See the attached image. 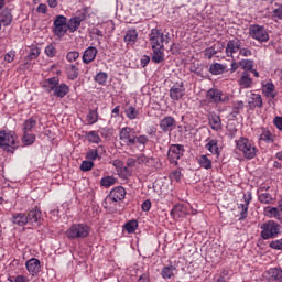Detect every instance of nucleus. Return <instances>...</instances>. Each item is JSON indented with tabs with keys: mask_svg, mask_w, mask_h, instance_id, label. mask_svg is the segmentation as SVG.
I'll list each match as a JSON object with an SVG mask.
<instances>
[{
	"mask_svg": "<svg viewBox=\"0 0 282 282\" xmlns=\"http://www.w3.org/2000/svg\"><path fill=\"white\" fill-rule=\"evenodd\" d=\"M273 15L275 17V19H282V6L273 10Z\"/></svg>",
	"mask_w": 282,
	"mask_h": 282,
	"instance_id": "nucleus-64",
	"label": "nucleus"
},
{
	"mask_svg": "<svg viewBox=\"0 0 282 282\" xmlns=\"http://www.w3.org/2000/svg\"><path fill=\"white\" fill-rule=\"evenodd\" d=\"M107 78H109V76L107 75V73L104 72H100L95 76V80L99 85H105L107 83Z\"/></svg>",
	"mask_w": 282,
	"mask_h": 282,
	"instance_id": "nucleus-52",
	"label": "nucleus"
},
{
	"mask_svg": "<svg viewBox=\"0 0 282 282\" xmlns=\"http://www.w3.org/2000/svg\"><path fill=\"white\" fill-rule=\"evenodd\" d=\"M230 281V271L224 269L220 274L219 278L217 279V282H229Z\"/></svg>",
	"mask_w": 282,
	"mask_h": 282,
	"instance_id": "nucleus-53",
	"label": "nucleus"
},
{
	"mask_svg": "<svg viewBox=\"0 0 282 282\" xmlns=\"http://www.w3.org/2000/svg\"><path fill=\"white\" fill-rule=\"evenodd\" d=\"M119 140L123 142L126 147H135V144H141L142 151L147 148V143L149 142V137L141 134L135 135V130L130 127L121 128L119 131Z\"/></svg>",
	"mask_w": 282,
	"mask_h": 282,
	"instance_id": "nucleus-1",
	"label": "nucleus"
},
{
	"mask_svg": "<svg viewBox=\"0 0 282 282\" xmlns=\"http://www.w3.org/2000/svg\"><path fill=\"white\" fill-rule=\"evenodd\" d=\"M69 94V86L67 84H57L53 90V96L57 98H65Z\"/></svg>",
	"mask_w": 282,
	"mask_h": 282,
	"instance_id": "nucleus-25",
	"label": "nucleus"
},
{
	"mask_svg": "<svg viewBox=\"0 0 282 282\" xmlns=\"http://www.w3.org/2000/svg\"><path fill=\"white\" fill-rule=\"evenodd\" d=\"M152 63L160 65V63H164V48H152Z\"/></svg>",
	"mask_w": 282,
	"mask_h": 282,
	"instance_id": "nucleus-33",
	"label": "nucleus"
},
{
	"mask_svg": "<svg viewBox=\"0 0 282 282\" xmlns=\"http://www.w3.org/2000/svg\"><path fill=\"white\" fill-rule=\"evenodd\" d=\"M239 50H241V40L239 37L229 40L225 48L226 56L232 58Z\"/></svg>",
	"mask_w": 282,
	"mask_h": 282,
	"instance_id": "nucleus-12",
	"label": "nucleus"
},
{
	"mask_svg": "<svg viewBox=\"0 0 282 282\" xmlns=\"http://www.w3.org/2000/svg\"><path fill=\"white\" fill-rule=\"evenodd\" d=\"M10 221L13 223L15 226H26L28 215H25L24 213H15L10 218Z\"/></svg>",
	"mask_w": 282,
	"mask_h": 282,
	"instance_id": "nucleus-28",
	"label": "nucleus"
},
{
	"mask_svg": "<svg viewBox=\"0 0 282 282\" xmlns=\"http://www.w3.org/2000/svg\"><path fill=\"white\" fill-rule=\"evenodd\" d=\"M175 270H177V268H175L173 263H170L167 267H164L161 271L162 279H173V276H175Z\"/></svg>",
	"mask_w": 282,
	"mask_h": 282,
	"instance_id": "nucleus-34",
	"label": "nucleus"
},
{
	"mask_svg": "<svg viewBox=\"0 0 282 282\" xmlns=\"http://www.w3.org/2000/svg\"><path fill=\"white\" fill-rule=\"evenodd\" d=\"M0 149L8 151V153H14L19 149V142H17V134L14 132L0 131Z\"/></svg>",
	"mask_w": 282,
	"mask_h": 282,
	"instance_id": "nucleus-2",
	"label": "nucleus"
},
{
	"mask_svg": "<svg viewBox=\"0 0 282 282\" xmlns=\"http://www.w3.org/2000/svg\"><path fill=\"white\" fill-rule=\"evenodd\" d=\"M249 36L259 43H268L270 41V33L265 26L253 24L249 26Z\"/></svg>",
	"mask_w": 282,
	"mask_h": 282,
	"instance_id": "nucleus-8",
	"label": "nucleus"
},
{
	"mask_svg": "<svg viewBox=\"0 0 282 282\" xmlns=\"http://www.w3.org/2000/svg\"><path fill=\"white\" fill-rule=\"evenodd\" d=\"M159 127L163 133H171L177 127V121L172 116H166L160 120Z\"/></svg>",
	"mask_w": 282,
	"mask_h": 282,
	"instance_id": "nucleus-11",
	"label": "nucleus"
},
{
	"mask_svg": "<svg viewBox=\"0 0 282 282\" xmlns=\"http://www.w3.org/2000/svg\"><path fill=\"white\" fill-rule=\"evenodd\" d=\"M42 217L43 215L41 213V209H32L26 215V224H41Z\"/></svg>",
	"mask_w": 282,
	"mask_h": 282,
	"instance_id": "nucleus-23",
	"label": "nucleus"
},
{
	"mask_svg": "<svg viewBox=\"0 0 282 282\" xmlns=\"http://www.w3.org/2000/svg\"><path fill=\"white\" fill-rule=\"evenodd\" d=\"M276 87L272 83V80L269 82H262V94L265 96V98H271L274 100L276 98V93H274Z\"/></svg>",
	"mask_w": 282,
	"mask_h": 282,
	"instance_id": "nucleus-19",
	"label": "nucleus"
},
{
	"mask_svg": "<svg viewBox=\"0 0 282 282\" xmlns=\"http://www.w3.org/2000/svg\"><path fill=\"white\" fill-rule=\"evenodd\" d=\"M170 178L172 180V182H180V180H182V172L175 170L170 174Z\"/></svg>",
	"mask_w": 282,
	"mask_h": 282,
	"instance_id": "nucleus-58",
	"label": "nucleus"
},
{
	"mask_svg": "<svg viewBox=\"0 0 282 282\" xmlns=\"http://www.w3.org/2000/svg\"><path fill=\"white\" fill-rule=\"evenodd\" d=\"M0 21L2 22V25H4V28H8V25H12V10L8 8L3 9L0 13Z\"/></svg>",
	"mask_w": 282,
	"mask_h": 282,
	"instance_id": "nucleus-26",
	"label": "nucleus"
},
{
	"mask_svg": "<svg viewBox=\"0 0 282 282\" xmlns=\"http://www.w3.org/2000/svg\"><path fill=\"white\" fill-rule=\"evenodd\" d=\"M35 141H36V137L34 134H30L25 132L24 135L22 137V142L26 147H30V144H34Z\"/></svg>",
	"mask_w": 282,
	"mask_h": 282,
	"instance_id": "nucleus-50",
	"label": "nucleus"
},
{
	"mask_svg": "<svg viewBox=\"0 0 282 282\" xmlns=\"http://www.w3.org/2000/svg\"><path fill=\"white\" fill-rule=\"evenodd\" d=\"M230 100V95L224 94L220 89L210 88L205 95L204 105H224Z\"/></svg>",
	"mask_w": 282,
	"mask_h": 282,
	"instance_id": "nucleus-3",
	"label": "nucleus"
},
{
	"mask_svg": "<svg viewBox=\"0 0 282 282\" xmlns=\"http://www.w3.org/2000/svg\"><path fill=\"white\" fill-rule=\"evenodd\" d=\"M120 177H122L123 180H127L128 177H131V172L128 170V167L121 169Z\"/></svg>",
	"mask_w": 282,
	"mask_h": 282,
	"instance_id": "nucleus-62",
	"label": "nucleus"
},
{
	"mask_svg": "<svg viewBox=\"0 0 282 282\" xmlns=\"http://www.w3.org/2000/svg\"><path fill=\"white\" fill-rule=\"evenodd\" d=\"M34 127H36V120L34 118L26 119L23 123V133H30Z\"/></svg>",
	"mask_w": 282,
	"mask_h": 282,
	"instance_id": "nucleus-42",
	"label": "nucleus"
},
{
	"mask_svg": "<svg viewBox=\"0 0 282 282\" xmlns=\"http://www.w3.org/2000/svg\"><path fill=\"white\" fill-rule=\"evenodd\" d=\"M89 232H91V228L88 225L74 224L67 229L66 236L68 239H87Z\"/></svg>",
	"mask_w": 282,
	"mask_h": 282,
	"instance_id": "nucleus-5",
	"label": "nucleus"
},
{
	"mask_svg": "<svg viewBox=\"0 0 282 282\" xmlns=\"http://www.w3.org/2000/svg\"><path fill=\"white\" fill-rule=\"evenodd\" d=\"M67 76L69 80H76V78H78V67H76V65H70L67 68Z\"/></svg>",
	"mask_w": 282,
	"mask_h": 282,
	"instance_id": "nucleus-47",
	"label": "nucleus"
},
{
	"mask_svg": "<svg viewBox=\"0 0 282 282\" xmlns=\"http://www.w3.org/2000/svg\"><path fill=\"white\" fill-rule=\"evenodd\" d=\"M238 52H239L240 56H245V57L252 56V51L249 48H246V47L240 46Z\"/></svg>",
	"mask_w": 282,
	"mask_h": 282,
	"instance_id": "nucleus-61",
	"label": "nucleus"
},
{
	"mask_svg": "<svg viewBox=\"0 0 282 282\" xmlns=\"http://www.w3.org/2000/svg\"><path fill=\"white\" fill-rule=\"evenodd\" d=\"M68 31L67 17L56 15L55 20L53 21V34L58 36V39H63Z\"/></svg>",
	"mask_w": 282,
	"mask_h": 282,
	"instance_id": "nucleus-9",
	"label": "nucleus"
},
{
	"mask_svg": "<svg viewBox=\"0 0 282 282\" xmlns=\"http://www.w3.org/2000/svg\"><path fill=\"white\" fill-rule=\"evenodd\" d=\"M239 65H240L241 69H243L245 72H251L254 68V61L241 59L239 62Z\"/></svg>",
	"mask_w": 282,
	"mask_h": 282,
	"instance_id": "nucleus-43",
	"label": "nucleus"
},
{
	"mask_svg": "<svg viewBox=\"0 0 282 282\" xmlns=\"http://www.w3.org/2000/svg\"><path fill=\"white\" fill-rule=\"evenodd\" d=\"M241 109H243V101H238L231 111V116L232 118H237V116H239V111H241Z\"/></svg>",
	"mask_w": 282,
	"mask_h": 282,
	"instance_id": "nucleus-54",
	"label": "nucleus"
},
{
	"mask_svg": "<svg viewBox=\"0 0 282 282\" xmlns=\"http://www.w3.org/2000/svg\"><path fill=\"white\" fill-rule=\"evenodd\" d=\"M258 202H260V204H274V197H272V194L270 193H261L258 195Z\"/></svg>",
	"mask_w": 282,
	"mask_h": 282,
	"instance_id": "nucleus-38",
	"label": "nucleus"
},
{
	"mask_svg": "<svg viewBox=\"0 0 282 282\" xmlns=\"http://www.w3.org/2000/svg\"><path fill=\"white\" fill-rule=\"evenodd\" d=\"M58 83H59L58 77H51L43 82L42 87L43 89H45V91H47V94H52V91L56 89V85H58Z\"/></svg>",
	"mask_w": 282,
	"mask_h": 282,
	"instance_id": "nucleus-27",
	"label": "nucleus"
},
{
	"mask_svg": "<svg viewBox=\"0 0 282 282\" xmlns=\"http://www.w3.org/2000/svg\"><path fill=\"white\" fill-rule=\"evenodd\" d=\"M184 145L183 144H171L167 151V160L170 164L178 166V160L184 158Z\"/></svg>",
	"mask_w": 282,
	"mask_h": 282,
	"instance_id": "nucleus-10",
	"label": "nucleus"
},
{
	"mask_svg": "<svg viewBox=\"0 0 282 282\" xmlns=\"http://www.w3.org/2000/svg\"><path fill=\"white\" fill-rule=\"evenodd\" d=\"M215 54H217V50H215V46L207 47L204 51V56L205 58H208V61H210V58H213Z\"/></svg>",
	"mask_w": 282,
	"mask_h": 282,
	"instance_id": "nucleus-56",
	"label": "nucleus"
},
{
	"mask_svg": "<svg viewBox=\"0 0 282 282\" xmlns=\"http://www.w3.org/2000/svg\"><path fill=\"white\" fill-rule=\"evenodd\" d=\"M265 217L278 219L282 224V208L267 206L263 209Z\"/></svg>",
	"mask_w": 282,
	"mask_h": 282,
	"instance_id": "nucleus-20",
	"label": "nucleus"
},
{
	"mask_svg": "<svg viewBox=\"0 0 282 282\" xmlns=\"http://www.w3.org/2000/svg\"><path fill=\"white\" fill-rule=\"evenodd\" d=\"M123 41L127 45H135L138 43V31L135 29L128 30Z\"/></svg>",
	"mask_w": 282,
	"mask_h": 282,
	"instance_id": "nucleus-29",
	"label": "nucleus"
},
{
	"mask_svg": "<svg viewBox=\"0 0 282 282\" xmlns=\"http://www.w3.org/2000/svg\"><path fill=\"white\" fill-rule=\"evenodd\" d=\"M94 169V161H83L80 164V171L86 173L87 171H91Z\"/></svg>",
	"mask_w": 282,
	"mask_h": 282,
	"instance_id": "nucleus-55",
	"label": "nucleus"
},
{
	"mask_svg": "<svg viewBox=\"0 0 282 282\" xmlns=\"http://www.w3.org/2000/svg\"><path fill=\"white\" fill-rule=\"evenodd\" d=\"M261 230L262 239H274L281 235V225L274 220H269L261 225Z\"/></svg>",
	"mask_w": 282,
	"mask_h": 282,
	"instance_id": "nucleus-7",
	"label": "nucleus"
},
{
	"mask_svg": "<svg viewBox=\"0 0 282 282\" xmlns=\"http://www.w3.org/2000/svg\"><path fill=\"white\" fill-rule=\"evenodd\" d=\"M270 248L273 250H282V241L281 240H273L269 245Z\"/></svg>",
	"mask_w": 282,
	"mask_h": 282,
	"instance_id": "nucleus-59",
	"label": "nucleus"
},
{
	"mask_svg": "<svg viewBox=\"0 0 282 282\" xmlns=\"http://www.w3.org/2000/svg\"><path fill=\"white\" fill-rule=\"evenodd\" d=\"M208 122L213 131L219 132L221 131V129H224V126L221 124V118L216 113H212L208 116Z\"/></svg>",
	"mask_w": 282,
	"mask_h": 282,
	"instance_id": "nucleus-22",
	"label": "nucleus"
},
{
	"mask_svg": "<svg viewBox=\"0 0 282 282\" xmlns=\"http://www.w3.org/2000/svg\"><path fill=\"white\" fill-rule=\"evenodd\" d=\"M238 85H240L242 89H250V87H252V79L250 78V74L248 72L242 73L240 79L238 80Z\"/></svg>",
	"mask_w": 282,
	"mask_h": 282,
	"instance_id": "nucleus-31",
	"label": "nucleus"
},
{
	"mask_svg": "<svg viewBox=\"0 0 282 282\" xmlns=\"http://www.w3.org/2000/svg\"><path fill=\"white\" fill-rule=\"evenodd\" d=\"M82 23L83 21H87L89 19V7H84L83 9L78 10L75 15Z\"/></svg>",
	"mask_w": 282,
	"mask_h": 282,
	"instance_id": "nucleus-41",
	"label": "nucleus"
},
{
	"mask_svg": "<svg viewBox=\"0 0 282 282\" xmlns=\"http://www.w3.org/2000/svg\"><path fill=\"white\" fill-rule=\"evenodd\" d=\"M87 122L89 124H96V122H98V108L89 110V113L87 115Z\"/></svg>",
	"mask_w": 282,
	"mask_h": 282,
	"instance_id": "nucleus-46",
	"label": "nucleus"
},
{
	"mask_svg": "<svg viewBox=\"0 0 282 282\" xmlns=\"http://www.w3.org/2000/svg\"><path fill=\"white\" fill-rule=\"evenodd\" d=\"M113 184H116V177L113 176H105L100 180V186H104V188H109Z\"/></svg>",
	"mask_w": 282,
	"mask_h": 282,
	"instance_id": "nucleus-45",
	"label": "nucleus"
},
{
	"mask_svg": "<svg viewBox=\"0 0 282 282\" xmlns=\"http://www.w3.org/2000/svg\"><path fill=\"white\" fill-rule=\"evenodd\" d=\"M96 56H98V48L95 46H88L83 54L82 61L84 65H89V63H94L96 61Z\"/></svg>",
	"mask_w": 282,
	"mask_h": 282,
	"instance_id": "nucleus-16",
	"label": "nucleus"
},
{
	"mask_svg": "<svg viewBox=\"0 0 282 282\" xmlns=\"http://www.w3.org/2000/svg\"><path fill=\"white\" fill-rule=\"evenodd\" d=\"M169 34L162 33L159 29H152L149 41L152 50H164V43L169 44Z\"/></svg>",
	"mask_w": 282,
	"mask_h": 282,
	"instance_id": "nucleus-6",
	"label": "nucleus"
},
{
	"mask_svg": "<svg viewBox=\"0 0 282 282\" xmlns=\"http://www.w3.org/2000/svg\"><path fill=\"white\" fill-rule=\"evenodd\" d=\"M80 23L82 22L76 17L70 18L67 22L68 32H70V34H74V32H76L78 28H80Z\"/></svg>",
	"mask_w": 282,
	"mask_h": 282,
	"instance_id": "nucleus-37",
	"label": "nucleus"
},
{
	"mask_svg": "<svg viewBox=\"0 0 282 282\" xmlns=\"http://www.w3.org/2000/svg\"><path fill=\"white\" fill-rule=\"evenodd\" d=\"M267 282H282V270L278 268L270 269L265 272Z\"/></svg>",
	"mask_w": 282,
	"mask_h": 282,
	"instance_id": "nucleus-21",
	"label": "nucleus"
},
{
	"mask_svg": "<svg viewBox=\"0 0 282 282\" xmlns=\"http://www.w3.org/2000/svg\"><path fill=\"white\" fill-rule=\"evenodd\" d=\"M170 215L174 219H182V217H186V207L182 204H178V205L173 207Z\"/></svg>",
	"mask_w": 282,
	"mask_h": 282,
	"instance_id": "nucleus-30",
	"label": "nucleus"
},
{
	"mask_svg": "<svg viewBox=\"0 0 282 282\" xmlns=\"http://www.w3.org/2000/svg\"><path fill=\"white\" fill-rule=\"evenodd\" d=\"M185 95L186 88L184 87V83L175 84L170 89L171 100H182Z\"/></svg>",
	"mask_w": 282,
	"mask_h": 282,
	"instance_id": "nucleus-13",
	"label": "nucleus"
},
{
	"mask_svg": "<svg viewBox=\"0 0 282 282\" xmlns=\"http://www.w3.org/2000/svg\"><path fill=\"white\" fill-rule=\"evenodd\" d=\"M273 124L279 129V131H282V117H275L273 119Z\"/></svg>",
	"mask_w": 282,
	"mask_h": 282,
	"instance_id": "nucleus-63",
	"label": "nucleus"
},
{
	"mask_svg": "<svg viewBox=\"0 0 282 282\" xmlns=\"http://www.w3.org/2000/svg\"><path fill=\"white\" fill-rule=\"evenodd\" d=\"M124 112L129 120H135V118H138V116H140V111H138V109H135V107H133V106H128L126 108Z\"/></svg>",
	"mask_w": 282,
	"mask_h": 282,
	"instance_id": "nucleus-40",
	"label": "nucleus"
},
{
	"mask_svg": "<svg viewBox=\"0 0 282 282\" xmlns=\"http://www.w3.org/2000/svg\"><path fill=\"white\" fill-rule=\"evenodd\" d=\"M224 72H226V65L221 63H214L209 66V74L213 76H220Z\"/></svg>",
	"mask_w": 282,
	"mask_h": 282,
	"instance_id": "nucleus-35",
	"label": "nucleus"
},
{
	"mask_svg": "<svg viewBox=\"0 0 282 282\" xmlns=\"http://www.w3.org/2000/svg\"><path fill=\"white\" fill-rule=\"evenodd\" d=\"M87 140L89 142H93L94 144H100V135H98V132L90 131L87 133Z\"/></svg>",
	"mask_w": 282,
	"mask_h": 282,
	"instance_id": "nucleus-48",
	"label": "nucleus"
},
{
	"mask_svg": "<svg viewBox=\"0 0 282 282\" xmlns=\"http://www.w3.org/2000/svg\"><path fill=\"white\" fill-rule=\"evenodd\" d=\"M79 56H80V53L76 51H70L67 53L66 58L69 63H74V61H78Z\"/></svg>",
	"mask_w": 282,
	"mask_h": 282,
	"instance_id": "nucleus-57",
	"label": "nucleus"
},
{
	"mask_svg": "<svg viewBox=\"0 0 282 282\" xmlns=\"http://www.w3.org/2000/svg\"><path fill=\"white\" fill-rule=\"evenodd\" d=\"M243 202L245 204H241L238 208L240 209V218L239 221H243L248 217V208L250 206V203L252 202V193L248 192L243 195Z\"/></svg>",
	"mask_w": 282,
	"mask_h": 282,
	"instance_id": "nucleus-15",
	"label": "nucleus"
},
{
	"mask_svg": "<svg viewBox=\"0 0 282 282\" xmlns=\"http://www.w3.org/2000/svg\"><path fill=\"white\" fill-rule=\"evenodd\" d=\"M44 53L46 54V56H48V58H54V56H56V44H48L45 47Z\"/></svg>",
	"mask_w": 282,
	"mask_h": 282,
	"instance_id": "nucleus-49",
	"label": "nucleus"
},
{
	"mask_svg": "<svg viewBox=\"0 0 282 282\" xmlns=\"http://www.w3.org/2000/svg\"><path fill=\"white\" fill-rule=\"evenodd\" d=\"M25 268L31 276H36L41 272V260L32 258L25 262Z\"/></svg>",
	"mask_w": 282,
	"mask_h": 282,
	"instance_id": "nucleus-14",
	"label": "nucleus"
},
{
	"mask_svg": "<svg viewBox=\"0 0 282 282\" xmlns=\"http://www.w3.org/2000/svg\"><path fill=\"white\" fill-rule=\"evenodd\" d=\"M259 140L261 142H265L267 144H272L274 142V134H272L268 128H262Z\"/></svg>",
	"mask_w": 282,
	"mask_h": 282,
	"instance_id": "nucleus-32",
	"label": "nucleus"
},
{
	"mask_svg": "<svg viewBox=\"0 0 282 282\" xmlns=\"http://www.w3.org/2000/svg\"><path fill=\"white\" fill-rule=\"evenodd\" d=\"M198 164L202 166V169H205L206 171H210L213 169V161L208 159V155L203 154L198 159Z\"/></svg>",
	"mask_w": 282,
	"mask_h": 282,
	"instance_id": "nucleus-36",
	"label": "nucleus"
},
{
	"mask_svg": "<svg viewBox=\"0 0 282 282\" xmlns=\"http://www.w3.org/2000/svg\"><path fill=\"white\" fill-rule=\"evenodd\" d=\"M205 149L207 151H210L213 155H216V158H219L221 155V151H219V141L217 139H212L205 144Z\"/></svg>",
	"mask_w": 282,
	"mask_h": 282,
	"instance_id": "nucleus-24",
	"label": "nucleus"
},
{
	"mask_svg": "<svg viewBox=\"0 0 282 282\" xmlns=\"http://www.w3.org/2000/svg\"><path fill=\"white\" fill-rule=\"evenodd\" d=\"M14 56H17V53L14 51H9L6 55H4V61L6 63H12V61H14Z\"/></svg>",
	"mask_w": 282,
	"mask_h": 282,
	"instance_id": "nucleus-60",
	"label": "nucleus"
},
{
	"mask_svg": "<svg viewBox=\"0 0 282 282\" xmlns=\"http://www.w3.org/2000/svg\"><path fill=\"white\" fill-rule=\"evenodd\" d=\"M248 107L251 111L261 109V107H263V98L261 95L252 93L248 100Z\"/></svg>",
	"mask_w": 282,
	"mask_h": 282,
	"instance_id": "nucleus-17",
	"label": "nucleus"
},
{
	"mask_svg": "<svg viewBox=\"0 0 282 282\" xmlns=\"http://www.w3.org/2000/svg\"><path fill=\"white\" fill-rule=\"evenodd\" d=\"M41 55V50L39 47H33L30 50L29 55L26 56V61H35Z\"/></svg>",
	"mask_w": 282,
	"mask_h": 282,
	"instance_id": "nucleus-51",
	"label": "nucleus"
},
{
	"mask_svg": "<svg viewBox=\"0 0 282 282\" xmlns=\"http://www.w3.org/2000/svg\"><path fill=\"white\" fill-rule=\"evenodd\" d=\"M99 151H105V148L100 145L97 150H88V152L86 153V159L90 162H94V160H98V158H100V155L98 154Z\"/></svg>",
	"mask_w": 282,
	"mask_h": 282,
	"instance_id": "nucleus-39",
	"label": "nucleus"
},
{
	"mask_svg": "<svg viewBox=\"0 0 282 282\" xmlns=\"http://www.w3.org/2000/svg\"><path fill=\"white\" fill-rule=\"evenodd\" d=\"M123 228L129 235H133L138 230V220H129L124 224Z\"/></svg>",
	"mask_w": 282,
	"mask_h": 282,
	"instance_id": "nucleus-44",
	"label": "nucleus"
},
{
	"mask_svg": "<svg viewBox=\"0 0 282 282\" xmlns=\"http://www.w3.org/2000/svg\"><path fill=\"white\" fill-rule=\"evenodd\" d=\"M124 197H127V189H124V187L122 186H117L112 188L109 193V198L112 202H122Z\"/></svg>",
	"mask_w": 282,
	"mask_h": 282,
	"instance_id": "nucleus-18",
	"label": "nucleus"
},
{
	"mask_svg": "<svg viewBox=\"0 0 282 282\" xmlns=\"http://www.w3.org/2000/svg\"><path fill=\"white\" fill-rule=\"evenodd\" d=\"M236 147L246 160H254L257 158V147L252 144L247 138L241 137L236 141Z\"/></svg>",
	"mask_w": 282,
	"mask_h": 282,
	"instance_id": "nucleus-4",
	"label": "nucleus"
}]
</instances>
